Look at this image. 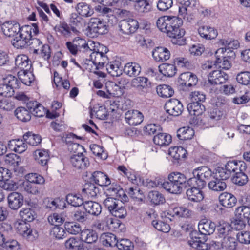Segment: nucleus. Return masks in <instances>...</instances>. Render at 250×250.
I'll return each mask as SVG.
<instances>
[{
	"label": "nucleus",
	"instance_id": "nucleus-1",
	"mask_svg": "<svg viewBox=\"0 0 250 250\" xmlns=\"http://www.w3.org/2000/svg\"><path fill=\"white\" fill-rule=\"evenodd\" d=\"M183 23L182 18L179 16H164L157 20L156 25L161 31L172 38L173 44L181 46L186 44L185 30L180 28Z\"/></svg>",
	"mask_w": 250,
	"mask_h": 250
},
{
	"label": "nucleus",
	"instance_id": "nucleus-2",
	"mask_svg": "<svg viewBox=\"0 0 250 250\" xmlns=\"http://www.w3.org/2000/svg\"><path fill=\"white\" fill-rule=\"evenodd\" d=\"M188 176L186 173L172 171L167 176V180L161 182L162 187L167 192L174 194H180L184 188L189 186Z\"/></svg>",
	"mask_w": 250,
	"mask_h": 250
},
{
	"label": "nucleus",
	"instance_id": "nucleus-3",
	"mask_svg": "<svg viewBox=\"0 0 250 250\" xmlns=\"http://www.w3.org/2000/svg\"><path fill=\"white\" fill-rule=\"evenodd\" d=\"M216 107L210 109L206 114H204L201 127L206 128L212 127L216 126L220 120L225 118L226 111L224 110L227 106L225 98H218L216 102Z\"/></svg>",
	"mask_w": 250,
	"mask_h": 250
},
{
	"label": "nucleus",
	"instance_id": "nucleus-4",
	"mask_svg": "<svg viewBox=\"0 0 250 250\" xmlns=\"http://www.w3.org/2000/svg\"><path fill=\"white\" fill-rule=\"evenodd\" d=\"M43 114V106L38 102H29L25 105L18 106L14 110L16 117L24 123L30 121L32 115L37 117Z\"/></svg>",
	"mask_w": 250,
	"mask_h": 250
},
{
	"label": "nucleus",
	"instance_id": "nucleus-5",
	"mask_svg": "<svg viewBox=\"0 0 250 250\" xmlns=\"http://www.w3.org/2000/svg\"><path fill=\"white\" fill-rule=\"evenodd\" d=\"M143 131L146 135H153L154 143L160 146H167L171 143L172 136L163 132L162 127L158 124H147L144 127Z\"/></svg>",
	"mask_w": 250,
	"mask_h": 250
},
{
	"label": "nucleus",
	"instance_id": "nucleus-6",
	"mask_svg": "<svg viewBox=\"0 0 250 250\" xmlns=\"http://www.w3.org/2000/svg\"><path fill=\"white\" fill-rule=\"evenodd\" d=\"M32 27L30 28V31L28 33V37L26 42H24L21 46L20 49H24L29 47L30 50H33L34 54H38L39 50L42 47V42L41 41L33 36H37L39 34L40 30L38 26V23H31Z\"/></svg>",
	"mask_w": 250,
	"mask_h": 250
},
{
	"label": "nucleus",
	"instance_id": "nucleus-7",
	"mask_svg": "<svg viewBox=\"0 0 250 250\" xmlns=\"http://www.w3.org/2000/svg\"><path fill=\"white\" fill-rule=\"evenodd\" d=\"M246 164L243 161L236 160H229L223 166H218L215 169L224 178L229 179L232 174H234L236 172L242 170V168L246 166Z\"/></svg>",
	"mask_w": 250,
	"mask_h": 250
},
{
	"label": "nucleus",
	"instance_id": "nucleus-8",
	"mask_svg": "<svg viewBox=\"0 0 250 250\" xmlns=\"http://www.w3.org/2000/svg\"><path fill=\"white\" fill-rule=\"evenodd\" d=\"M187 109L189 113L193 117L190 119V124L197 126H200L202 123L206 108L202 103L191 102L187 105Z\"/></svg>",
	"mask_w": 250,
	"mask_h": 250
},
{
	"label": "nucleus",
	"instance_id": "nucleus-9",
	"mask_svg": "<svg viewBox=\"0 0 250 250\" xmlns=\"http://www.w3.org/2000/svg\"><path fill=\"white\" fill-rule=\"evenodd\" d=\"M178 82L183 90L190 91L197 85L198 78L195 74L187 71L179 75Z\"/></svg>",
	"mask_w": 250,
	"mask_h": 250
},
{
	"label": "nucleus",
	"instance_id": "nucleus-10",
	"mask_svg": "<svg viewBox=\"0 0 250 250\" xmlns=\"http://www.w3.org/2000/svg\"><path fill=\"white\" fill-rule=\"evenodd\" d=\"M193 211L183 206H177L174 208H170L167 212H164L165 214L164 218H167L168 221L169 223L173 221L174 218H191Z\"/></svg>",
	"mask_w": 250,
	"mask_h": 250
},
{
	"label": "nucleus",
	"instance_id": "nucleus-11",
	"mask_svg": "<svg viewBox=\"0 0 250 250\" xmlns=\"http://www.w3.org/2000/svg\"><path fill=\"white\" fill-rule=\"evenodd\" d=\"M32 25L25 24L21 26L19 31H16L12 34L9 38H12L11 43L12 45L17 48H20L21 46L24 42H26L30 28Z\"/></svg>",
	"mask_w": 250,
	"mask_h": 250
},
{
	"label": "nucleus",
	"instance_id": "nucleus-12",
	"mask_svg": "<svg viewBox=\"0 0 250 250\" xmlns=\"http://www.w3.org/2000/svg\"><path fill=\"white\" fill-rule=\"evenodd\" d=\"M164 107L167 114L174 117L179 116L184 111L182 103L175 98L170 99L167 101Z\"/></svg>",
	"mask_w": 250,
	"mask_h": 250
},
{
	"label": "nucleus",
	"instance_id": "nucleus-13",
	"mask_svg": "<svg viewBox=\"0 0 250 250\" xmlns=\"http://www.w3.org/2000/svg\"><path fill=\"white\" fill-rule=\"evenodd\" d=\"M168 154L172 158L171 161L173 165L178 166L185 162L188 152L181 146H173L169 148Z\"/></svg>",
	"mask_w": 250,
	"mask_h": 250
},
{
	"label": "nucleus",
	"instance_id": "nucleus-14",
	"mask_svg": "<svg viewBox=\"0 0 250 250\" xmlns=\"http://www.w3.org/2000/svg\"><path fill=\"white\" fill-rule=\"evenodd\" d=\"M215 175L213 179L208 184V187L210 190L213 191L221 192L226 189L227 186L225 181L228 178H224V176L220 175V172L215 169Z\"/></svg>",
	"mask_w": 250,
	"mask_h": 250
},
{
	"label": "nucleus",
	"instance_id": "nucleus-15",
	"mask_svg": "<svg viewBox=\"0 0 250 250\" xmlns=\"http://www.w3.org/2000/svg\"><path fill=\"white\" fill-rule=\"evenodd\" d=\"M226 51L225 48H220L216 51L215 53L216 60L214 64L223 69L229 70L231 67V56L225 55Z\"/></svg>",
	"mask_w": 250,
	"mask_h": 250
},
{
	"label": "nucleus",
	"instance_id": "nucleus-16",
	"mask_svg": "<svg viewBox=\"0 0 250 250\" xmlns=\"http://www.w3.org/2000/svg\"><path fill=\"white\" fill-rule=\"evenodd\" d=\"M53 29L58 36L65 39H70L76 36L74 29L65 21H60L59 24L53 27Z\"/></svg>",
	"mask_w": 250,
	"mask_h": 250
},
{
	"label": "nucleus",
	"instance_id": "nucleus-17",
	"mask_svg": "<svg viewBox=\"0 0 250 250\" xmlns=\"http://www.w3.org/2000/svg\"><path fill=\"white\" fill-rule=\"evenodd\" d=\"M120 31L124 35H131L135 33L139 27L138 21L134 19L129 18L121 20L119 24Z\"/></svg>",
	"mask_w": 250,
	"mask_h": 250
},
{
	"label": "nucleus",
	"instance_id": "nucleus-18",
	"mask_svg": "<svg viewBox=\"0 0 250 250\" xmlns=\"http://www.w3.org/2000/svg\"><path fill=\"white\" fill-rule=\"evenodd\" d=\"M199 187L197 185L194 186L188 185L187 187L184 188V190H186V195L189 201L198 202L204 199V193L202 189L205 187Z\"/></svg>",
	"mask_w": 250,
	"mask_h": 250
},
{
	"label": "nucleus",
	"instance_id": "nucleus-19",
	"mask_svg": "<svg viewBox=\"0 0 250 250\" xmlns=\"http://www.w3.org/2000/svg\"><path fill=\"white\" fill-rule=\"evenodd\" d=\"M72 166L77 170H85L90 165L89 159L83 153L72 154L69 159Z\"/></svg>",
	"mask_w": 250,
	"mask_h": 250
},
{
	"label": "nucleus",
	"instance_id": "nucleus-20",
	"mask_svg": "<svg viewBox=\"0 0 250 250\" xmlns=\"http://www.w3.org/2000/svg\"><path fill=\"white\" fill-rule=\"evenodd\" d=\"M96 11L99 13L100 15L103 16H106L107 17H112L117 21L116 16L121 17L123 16L126 11L125 10H122L120 9H112L106 6L104 4L99 5L95 7Z\"/></svg>",
	"mask_w": 250,
	"mask_h": 250
},
{
	"label": "nucleus",
	"instance_id": "nucleus-21",
	"mask_svg": "<svg viewBox=\"0 0 250 250\" xmlns=\"http://www.w3.org/2000/svg\"><path fill=\"white\" fill-rule=\"evenodd\" d=\"M65 216L69 221L84 223L88 219L87 208L83 207L75 209L68 212Z\"/></svg>",
	"mask_w": 250,
	"mask_h": 250
},
{
	"label": "nucleus",
	"instance_id": "nucleus-22",
	"mask_svg": "<svg viewBox=\"0 0 250 250\" xmlns=\"http://www.w3.org/2000/svg\"><path fill=\"white\" fill-rule=\"evenodd\" d=\"M17 232L28 241H33L36 236L33 234V229L31 228L30 223L20 221L16 227Z\"/></svg>",
	"mask_w": 250,
	"mask_h": 250
},
{
	"label": "nucleus",
	"instance_id": "nucleus-23",
	"mask_svg": "<svg viewBox=\"0 0 250 250\" xmlns=\"http://www.w3.org/2000/svg\"><path fill=\"white\" fill-rule=\"evenodd\" d=\"M229 79L228 75L221 70H215L211 71L208 77V83L211 85L226 83Z\"/></svg>",
	"mask_w": 250,
	"mask_h": 250
},
{
	"label": "nucleus",
	"instance_id": "nucleus-24",
	"mask_svg": "<svg viewBox=\"0 0 250 250\" xmlns=\"http://www.w3.org/2000/svg\"><path fill=\"white\" fill-rule=\"evenodd\" d=\"M125 119L130 125L136 126L140 124L144 120L143 113L138 110H129L125 115Z\"/></svg>",
	"mask_w": 250,
	"mask_h": 250
},
{
	"label": "nucleus",
	"instance_id": "nucleus-25",
	"mask_svg": "<svg viewBox=\"0 0 250 250\" xmlns=\"http://www.w3.org/2000/svg\"><path fill=\"white\" fill-rule=\"evenodd\" d=\"M8 206L12 210H17L24 203L23 195L18 192H12L7 197Z\"/></svg>",
	"mask_w": 250,
	"mask_h": 250
},
{
	"label": "nucleus",
	"instance_id": "nucleus-26",
	"mask_svg": "<svg viewBox=\"0 0 250 250\" xmlns=\"http://www.w3.org/2000/svg\"><path fill=\"white\" fill-rule=\"evenodd\" d=\"M89 179L101 187H107L111 184L110 178L106 172L104 171H94Z\"/></svg>",
	"mask_w": 250,
	"mask_h": 250
},
{
	"label": "nucleus",
	"instance_id": "nucleus-27",
	"mask_svg": "<svg viewBox=\"0 0 250 250\" xmlns=\"http://www.w3.org/2000/svg\"><path fill=\"white\" fill-rule=\"evenodd\" d=\"M28 205L30 207L22 208L19 214L21 221L30 223L37 218V213L34 209L37 204L32 202L28 203Z\"/></svg>",
	"mask_w": 250,
	"mask_h": 250
},
{
	"label": "nucleus",
	"instance_id": "nucleus-28",
	"mask_svg": "<svg viewBox=\"0 0 250 250\" xmlns=\"http://www.w3.org/2000/svg\"><path fill=\"white\" fill-rule=\"evenodd\" d=\"M221 205L227 208H231L236 206L237 202L236 197L232 193L224 192L218 197Z\"/></svg>",
	"mask_w": 250,
	"mask_h": 250
},
{
	"label": "nucleus",
	"instance_id": "nucleus-29",
	"mask_svg": "<svg viewBox=\"0 0 250 250\" xmlns=\"http://www.w3.org/2000/svg\"><path fill=\"white\" fill-rule=\"evenodd\" d=\"M66 248L71 250H91L89 246L85 245L81 238L71 237L65 242Z\"/></svg>",
	"mask_w": 250,
	"mask_h": 250
},
{
	"label": "nucleus",
	"instance_id": "nucleus-30",
	"mask_svg": "<svg viewBox=\"0 0 250 250\" xmlns=\"http://www.w3.org/2000/svg\"><path fill=\"white\" fill-rule=\"evenodd\" d=\"M216 227V224L206 218L202 219L198 223V229L206 236L213 233Z\"/></svg>",
	"mask_w": 250,
	"mask_h": 250
},
{
	"label": "nucleus",
	"instance_id": "nucleus-31",
	"mask_svg": "<svg viewBox=\"0 0 250 250\" xmlns=\"http://www.w3.org/2000/svg\"><path fill=\"white\" fill-rule=\"evenodd\" d=\"M203 173L201 170L198 171V169H194L192 172V177L188 176V184L190 186L197 185L200 187H205L207 184L206 182L203 179L206 177V173Z\"/></svg>",
	"mask_w": 250,
	"mask_h": 250
},
{
	"label": "nucleus",
	"instance_id": "nucleus-32",
	"mask_svg": "<svg viewBox=\"0 0 250 250\" xmlns=\"http://www.w3.org/2000/svg\"><path fill=\"white\" fill-rule=\"evenodd\" d=\"M68 23L71 28L74 29V32L76 36H80L81 32L80 29L84 23V20L77 13H72L69 18Z\"/></svg>",
	"mask_w": 250,
	"mask_h": 250
},
{
	"label": "nucleus",
	"instance_id": "nucleus-33",
	"mask_svg": "<svg viewBox=\"0 0 250 250\" xmlns=\"http://www.w3.org/2000/svg\"><path fill=\"white\" fill-rule=\"evenodd\" d=\"M152 56L156 62H165L170 57V52L166 47L158 46L155 47L152 52Z\"/></svg>",
	"mask_w": 250,
	"mask_h": 250
},
{
	"label": "nucleus",
	"instance_id": "nucleus-34",
	"mask_svg": "<svg viewBox=\"0 0 250 250\" xmlns=\"http://www.w3.org/2000/svg\"><path fill=\"white\" fill-rule=\"evenodd\" d=\"M4 26L1 27V33H2L5 36L9 37L14 34L16 31H20L21 26L19 23L16 21L10 20L5 21Z\"/></svg>",
	"mask_w": 250,
	"mask_h": 250
},
{
	"label": "nucleus",
	"instance_id": "nucleus-35",
	"mask_svg": "<svg viewBox=\"0 0 250 250\" xmlns=\"http://www.w3.org/2000/svg\"><path fill=\"white\" fill-rule=\"evenodd\" d=\"M90 58L93 64L96 66V70L104 69L105 64L109 60V58L106 55L95 52H92L90 55Z\"/></svg>",
	"mask_w": 250,
	"mask_h": 250
},
{
	"label": "nucleus",
	"instance_id": "nucleus-36",
	"mask_svg": "<svg viewBox=\"0 0 250 250\" xmlns=\"http://www.w3.org/2000/svg\"><path fill=\"white\" fill-rule=\"evenodd\" d=\"M198 32L200 36L206 40H212L218 35L217 30L208 25H203L199 27Z\"/></svg>",
	"mask_w": 250,
	"mask_h": 250
},
{
	"label": "nucleus",
	"instance_id": "nucleus-37",
	"mask_svg": "<svg viewBox=\"0 0 250 250\" xmlns=\"http://www.w3.org/2000/svg\"><path fill=\"white\" fill-rule=\"evenodd\" d=\"M107 229L113 231H123L125 229V224L117 218L105 217Z\"/></svg>",
	"mask_w": 250,
	"mask_h": 250
},
{
	"label": "nucleus",
	"instance_id": "nucleus-38",
	"mask_svg": "<svg viewBox=\"0 0 250 250\" xmlns=\"http://www.w3.org/2000/svg\"><path fill=\"white\" fill-rule=\"evenodd\" d=\"M33 156L37 162L42 166H47L50 159V152L45 149H37L34 151Z\"/></svg>",
	"mask_w": 250,
	"mask_h": 250
},
{
	"label": "nucleus",
	"instance_id": "nucleus-39",
	"mask_svg": "<svg viewBox=\"0 0 250 250\" xmlns=\"http://www.w3.org/2000/svg\"><path fill=\"white\" fill-rule=\"evenodd\" d=\"M219 46H224V48L229 50L232 56H235V53L231 49H237L240 46V42L238 40L232 38L227 39H220L217 42Z\"/></svg>",
	"mask_w": 250,
	"mask_h": 250
},
{
	"label": "nucleus",
	"instance_id": "nucleus-40",
	"mask_svg": "<svg viewBox=\"0 0 250 250\" xmlns=\"http://www.w3.org/2000/svg\"><path fill=\"white\" fill-rule=\"evenodd\" d=\"M9 148L18 153H22L27 149V145L24 139L18 138L9 141Z\"/></svg>",
	"mask_w": 250,
	"mask_h": 250
},
{
	"label": "nucleus",
	"instance_id": "nucleus-41",
	"mask_svg": "<svg viewBox=\"0 0 250 250\" xmlns=\"http://www.w3.org/2000/svg\"><path fill=\"white\" fill-rule=\"evenodd\" d=\"M0 250H21L20 243L16 240L5 236L0 245Z\"/></svg>",
	"mask_w": 250,
	"mask_h": 250
},
{
	"label": "nucleus",
	"instance_id": "nucleus-42",
	"mask_svg": "<svg viewBox=\"0 0 250 250\" xmlns=\"http://www.w3.org/2000/svg\"><path fill=\"white\" fill-rule=\"evenodd\" d=\"M160 72L164 76L172 77L177 73L178 69L173 63H163L159 66Z\"/></svg>",
	"mask_w": 250,
	"mask_h": 250
},
{
	"label": "nucleus",
	"instance_id": "nucleus-43",
	"mask_svg": "<svg viewBox=\"0 0 250 250\" xmlns=\"http://www.w3.org/2000/svg\"><path fill=\"white\" fill-rule=\"evenodd\" d=\"M104 67H105L107 72L113 77L117 76L119 74L118 71H119V74H122V69L120 68H122V66L119 59H115L111 62H109L108 60L105 64Z\"/></svg>",
	"mask_w": 250,
	"mask_h": 250
},
{
	"label": "nucleus",
	"instance_id": "nucleus-44",
	"mask_svg": "<svg viewBox=\"0 0 250 250\" xmlns=\"http://www.w3.org/2000/svg\"><path fill=\"white\" fill-rule=\"evenodd\" d=\"M80 238L83 242L92 244L98 240V236L95 230L92 229H84L81 232Z\"/></svg>",
	"mask_w": 250,
	"mask_h": 250
},
{
	"label": "nucleus",
	"instance_id": "nucleus-45",
	"mask_svg": "<svg viewBox=\"0 0 250 250\" xmlns=\"http://www.w3.org/2000/svg\"><path fill=\"white\" fill-rule=\"evenodd\" d=\"M247 168V165L242 168V170L236 172L234 174H233L231 177L232 182L239 186H243L246 185L248 181V177L247 174L245 173Z\"/></svg>",
	"mask_w": 250,
	"mask_h": 250
},
{
	"label": "nucleus",
	"instance_id": "nucleus-46",
	"mask_svg": "<svg viewBox=\"0 0 250 250\" xmlns=\"http://www.w3.org/2000/svg\"><path fill=\"white\" fill-rule=\"evenodd\" d=\"M15 66L20 69V71H25L26 69L30 70L32 67L29 63V59L26 55H18L15 59Z\"/></svg>",
	"mask_w": 250,
	"mask_h": 250
},
{
	"label": "nucleus",
	"instance_id": "nucleus-47",
	"mask_svg": "<svg viewBox=\"0 0 250 250\" xmlns=\"http://www.w3.org/2000/svg\"><path fill=\"white\" fill-rule=\"evenodd\" d=\"M22 185L24 191L33 195L40 194L43 192L45 189V187L43 186L37 185L27 181H25Z\"/></svg>",
	"mask_w": 250,
	"mask_h": 250
},
{
	"label": "nucleus",
	"instance_id": "nucleus-48",
	"mask_svg": "<svg viewBox=\"0 0 250 250\" xmlns=\"http://www.w3.org/2000/svg\"><path fill=\"white\" fill-rule=\"evenodd\" d=\"M100 240L103 245L106 247H117L119 241L115 234L108 232L102 234Z\"/></svg>",
	"mask_w": 250,
	"mask_h": 250
},
{
	"label": "nucleus",
	"instance_id": "nucleus-49",
	"mask_svg": "<svg viewBox=\"0 0 250 250\" xmlns=\"http://www.w3.org/2000/svg\"><path fill=\"white\" fill-rule=\"evenodd\" d=\"M66 201L68 205L74 207H80L83 204V199L80 193H70L66 196Z\"/></svg>",
	"mask_w": 250,
	"mask_h": 250
},
{
	"label": "nucleus",
	"instance_id": "nucleus-50",
	"mask_svg": "<svg viewBox=\"0 0 250 250\" xmlns=\"http://www.w3.org/2000/svg\"><path fill=\"white\" fill-rule=\"evenodd\" d=\"M105 88L110 96L116 97L117 99L124 93V91L120 89L113 81H108L105 83Z\"/></svg>",
	"mask_w": 250,
	"mask_h": 250
},
{
	"label": "nucleus",
	"instance_id": "nucleus-51",
	"mask_svg": "<svg viewBox=\"0 0 250 250\" xmlns=\"http://www.w3.org/2000/svg\"><path fill=\"white\" fill-rule=\"evenodd\" d=\"M162 217L163 220H160L158 219L153 220L151 222V224L158 231L164 233H167L171 229L169 224V221H168V218H164L163 216H162Z\"/></svg>",
	"mask_w": 250,
	"mask_h": 250
},
{
	"label": "nucleus",
	"instance_id": "nucleus-52",
	"mask_svg": "<svg viewBox=\"0 0 250 250\" xmlns=\"http://www.w3.org/2000/svg\"><path fill=\"white\" fill-rule=\"evenodd\" d=\"M195 134L194 130L189 126H185L178 129L177 131V137L181 141L191 140Z\"/></svg>",
	"mask_w": 250,
	"mask_h": 250
},
{
	"label": "nucleus",
	"instance_id": "nucleus-53",
	"mask_svg": "<svg viewBox=\"0 0 250 250\" xmlns=\"http://www.w3.org/2000/svg\"><path fill=\"white\" fill-rule=\"evenodd\" d=\"M148 198L151 204L154 206L163 205L166 202V199L164 195L156 190L150 191L148 194Z\"/></svg>",
	"mask_w": 250,
	"mask_h": 250
},
{
	"label": "nucleus",
	"instance_id": "nucleus-54",
	"mask_svg": "<svg viewBox=\"0 0 250 250\" xmlns=\"http://www.w3.org/2000/svg\"><path fill=\"white\" fill-rule=\"evenodd\" d=\"M141 71V67L139 64L136 62L127 63L124 67V72L130 77L138 76Z\"/></svg>",
	"mask_w": 250,
	"mask_h": 250
},
{
	"label": "nucleus",
	"instance_id": "nucleus-55",
	"mask_svg": "<svg viewBox=\"0 0 250 250\" xmlns=\"http://www.w3.org/2000/svg\"><path fill=\"white\" fill-rule=\"evenodd\" d=\"M22 138L26 143L32 146H37L41 143L42 137L39 134H36L32 132L28 131L25 133Z\"/></svg>",
	"mask_w": 250,
	"mask_h": 250
},
{
	"label": "nucleus",
	"instance_id": "nucleus-56",
	"mask_svg": "<svg viewBox=\"0 0 250 250\" xmlns=\"http://www.w3.org/2000/svg\"><path fill=\"white\" fill-rule=\"evenodd\" d=\"M19 80L26 85H30L35 80V77L32 72L29 70L26 69L25 71H19L17 73Z\"/></svg>",
	"mask_w": 250,
	"mask_h": 250
},
{
	"label": "nucleus",
	"instance_id": "nucleus-57",
	"mask_svg": "<svg viewBox=\"0 0 250 250\" xmlns=\"http://www.w3.org/2000/svg\"><path fill=\"white\" fill-rule=\"evenodd\" d=\"M179 4V16L185 17L187 14V8L188 7H192L196 5V0H176Z\"/></svg>",
	"mask_w": 250,
	"mask_h": 250
},
{
	"label": "nucleus",
	"instance_id": "nucleus-58",
	"mask_svg": "<svg viewBox=\"0 0 250 250\" xmlns=\"http://www.w3.org/2000/svg\"><path fill=\"white\" fill-rule=\"evenodd\" d=\"M190 240L188 241L189 244L192 247H194L197 243L201 242H206L208 238L201 231L194 229L190 234Z\"/></svg>",
	"mask_w": 250,
	"mask_h": 250
},
{
	"label": "nucleus",
	"instance_id": "nucleus-59",
	"mask_svg": "<svg viewBox=\"0 0 250 250\" xmlns=\"http://www.w3.org/2000/svg\"><path fill=\"white\" fill-rule=\"evenodd\" d=\"M156 91L158 95L163 98L172 97L174 94L173 88L167 84H160L156 87Z\"/></svg>",
	"mask_w": 250,
	"mask_h": 250
},
{
	"label": "nucleus",
	"instance_id": "nucleus-60",
	"mask_svg": "<svg viewBox=\"0 0 250 250\" xmlns=\"http://www.w3.org/2000/svg\"><path fill=\"white\" fill-rule=\"evenodd\" d=\"M76 9L78 15L81 17H90L93 14V10L90 8V6L85 2L79 3Z\"/></svg>",
	"mask_w": 250,
	"mask_h": 250
},
{
	"label": "nucleus",
	"instance_id": "nucleus-61",
	"mask_svg": "<svg viewBox=\"0 0 250 250\" xmlns=\"http://www.w3.org/2000/svg\"><path fill=\"white\" fill-rule=\"evenodd\" d=\"M94 182L90 180L84 185L83 192L85 193L88 196L91 197H95L98 193H99V189L97 187Z\"/></svg>",
	"mask_w": 250,
	"mask_h": 250
},
{
	"label": "nucleus",
	"instance_id": "nucleus-62",
	"mask_svg": "<svg viewBox=\"0 0 250 250\" xmlns=\"http://www.w3.org/2000/svg\"><path fill=\"white\" fill-rule=\"evenodd\" d=\"M132 83L136 84L138 88L140 89L147 90L151 86V82L145 77H137L132 80Z\"/></svg>",
	"mask_w": 250,
	"mask_h": 250
},
{
	"label": "nucleus",
	"instance_id": "nucleus-63",
	"mask_svg": "<svg viewBox=\"0 0 250 250\" xmlns=\"http://www.w3.org/2000/svg\"><path fill=\"white\" fill-rule=\"evenodd\" d=\"M152 3L150 0H139L135 7L139 12L146 13L152 10Z\"/></svg>",
	"mask_w": 250,
	"mask_h": 250
},
{
	"label": "nucleus",
	"instance_id": "nucleus-64",
	"mask_svg": "<svg viewBox=\"0 0 250 250\" xmlns=\"http://www.w3.org/2000/svg\"><path fill=\"white\" fill-rule=\"evenodd\" d=\"M64 227L65 230L71 234L76 235L82 231L80 225L74 221L65 222Z\"/></svg>",
	"mask_w": 250,
	"mask_h": 250
}]
</instances>
